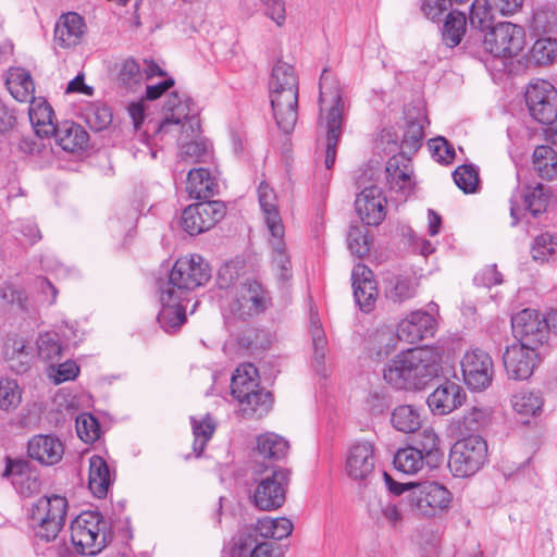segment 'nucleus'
Wrapping results in <instances>:
<instances>
[{"instance_id": "51", "label": "nucleus", "mask_w": 557, "mask_h": 557, "mask_svg": "<svg viewBox=\"0 0 557 557\" xmlns=\"http://www.w3.org/2000/svg\"><path fill=\"white\" fill-rule=\"evenodd\" d=\"M347 245L350 252L358 258L367 256L371 248L368 228L363 225H351L347 236Z\"/></svg>"}, {"instance_id": "22", "label": "nucleus", "mask_w": 557, "mask_h": 557, "mask_svg": "<svg viewBox=\"0 0 557 557\" xmlns=\"http://www.w3.org/2000/svg\"><path fill=\"white\" fill-rule=\"evenodd\" d=\"M186 300L173 290L160 289L162 309L158 314V322L166 333H174L186 320V308L182 302Z\"/></svg>"}, {"instance_id": "2", "label": "nucleus", "mask_w": 557, "mask_h": 557, "mask_svg": "<svg viewBox=\"0 0 557 557\" xmlns=\"http://www.w3.org/2000/svg\"><path fill=\"white\" fill-rule=\"evenodd\" d=\"M437 348L423 346L396 355L384 368L385 382L396 389H422L441 371Z\"/></svg>"}, {"instance_id": "4", "label": "nucleus", "mask_w": 557, "mask_h": 557, "mask_svg": "<svg viewBox=\"0 0 557 557\" xmlns=\"http://www.w3.org/2000/svg\"><path fill=\"white\" fill-rule=\"evenodd\" d=\"M375 446L372 442H357L350 446L346 457L345 472L354 481L385 487H421L418 482H398L385 470L376 468Z\"/></svg>"}, {"instance_id": "50", "label": "nucleus", "mask_w": 557, "mask_h": 557, "mask_svg": "<svg viewBox=\"0 0 557 557\" xmlns=\"http://www.w3.org/2000/svg\"><path fill=\"white\" fill-rule=\"evenodd\" d=\"M470 24L481 32H488L493 25V9L488 0H474L470 9Z\"/></svg>"}, {"instance_id": "54", "label": "nucleus", "mask_w": 557, "mask_h": 557, "mask_svg": "<svg viewBox=\"0 0 557 557\" xmlns=\"http://www.w3.org/2000/svg\"><path fill=\"white\" fill-rule=\"evenodd\" d=\"M255 506L260 510H274L285 503V490H255L252 495Z\"/></svg>"}, {"instance_id": "12", "label": "nucleus", "mask_w": 557, "mask_h": 557, "mask_svg": "<svg viewBox=\"0 0 557 557\" xmlns=\"http://www.w3.org/2000/svg\"><path fill=\"white\" fill-rule=\"evenodd\" d=\"M531 116L541 124H552L557 119V89L547 81L531 83L525 92Z\"/></svg>"}, {"instance_id": "44", "label": "nucleus", "mask_w": 557, "mask_h": 557, "mask_svg": "<svg viewBox=\"0 0 557 557\" xmlns=\"http://www.w3.org/2000/svg\"><path fill=\"white\" fill-rule=\"evenodd\" d=\"M285 89L298 90V76L290 64L280 61L273 66L269 81V92Z\"/></svg>"}, {"instance_id": "17", "label": "nucleus", "mask_w": 557, "mask_h": 557, "mask_svg": "<svg viewBox=\"0 0 557 557\" xmlns=\"http://www.w3.org/2000/svg\"><path fill=\"white\" fill-rule=\"evenodd\" d=\"M351 285L355 301L360 310L364 313L371 312L375 308L379 295L373 272L362 263L356 264L351 272Z\"/></svg>"}, {"instance_id": "38", "label": "nucleus", "mask_w": 557, "mask_h": 557, "mask_svg": "<svg viewBox=\"0 0 557 557\" xmlns=\"http://www.w3.org/2000/svg\"><path fill=\"white\" fill-rule=\"evenodd\" d=\"M7 87L10 94L20 102H28L35 99V85L28 72L15 69L9 72Z\"/></svg>"}, {"instance_id": "53", "label": "nucleus", "mask_w": 557, "mask_h": 557, "mask_svg": "<svg viewBox=\"0 0 557 557\" xmlns=\"http://www.w3.org/2000/svg\"><path fill=\"white\" fill-rule=\"evenodd\" d=\"M113 483L110 469L100 456H92L89 460V486L110 487Z\"/></svg>"}, {"instance_id": "48", "label": "nucleus", "mask_w": 557, "mask_h": 557, "mask_svg": "<svg viewBox=\"0 0 557 557\" xmlns=\"http://www.w3.org/2000/svg\"><path fill=\"white\" fill-rule=\"evenodd\" d=\"M191 426L194 435L193 450L196 457H199L215 431V423L213 419L207 414L199 421L191 418Z\"/></svg>"}, {"instance_id": "32", "label": "nucleus", "mask_w": 557, "mask_h": 557, "mask_svg": "<svg viewBox=\"0 0 557 557\" xmlns=\"http://www.w3.org/2000/svg\"><path fill=\"white\" fill-rule=\"evenodd\" d=\"M258 199L263 213L268 231L280 232L284 228L278 208L277 197L267 182H261L258 187Z\"/></svg>"}, {"instance_id": "15", "label": "nucleus", "mask_w": 557, "mask_h": 557, "mask_svg": "<svg viewBox=\"0 0 557 557\" xmlns=\"http://www.w3.org/2000/svg\"><path fill=\"white\" fill-rule=\"evenodd\" d=\"M549 188L541 183L517 188L510 198V216L512 225H516L525 211L537 215L545 211L549 201Z\"/></svg>"}, {"instance_id": "7", "label": "nucleus", "mask_w": 557, "mask_h": 557, "mask_svg": "<svg viewBox=\"0 0 557 557\" xmlns=\"http://www.w3.org/2000/svg\"><path fill=\"white\" fill-rule=\"evenodd\" d=\"M211 277V270L199 255L182 257L174 263L166 282L159 289L173 290L177 296L187 299L189 292L205 285Z\"/></svg>"}, {"instance_id": "28", "label": "nucleus", "mask_w": 557, "mask_h": 557, "mask_svg": "<svg viewBox=\"0 0 557 557\" xmlns=\"http://www.w3.org/2000/svg\"><path fill=\"white\" fill-rule=\"evenodd\" d=\"M269 245L271 247V268L280 282H287L292 277L290 257L284 240L285 228L280 232L269 231Z\"/></svg>"}, {"instance_id": "24", "label": "nucleus", "mask_w": 557, "mask_h": 557, "mask_svg": "<svg viewBox=\"0 0 557 557\" xmlns=\"http://www.w3.org/2000/svg\"><path fill=\"white\" fill-rule=\"evenodd\" d=\"M451 499L449 490H413L410 500L419 515L432 517L447 509Z\"/></svg>"}, {"instance_id": "46", "label": "nucleus", "mask_w": 557, "mask_h": 557, "mask_svg": "<svg viewBox=\"0 0 557 557\" xmlns=\"http://www.w3.org/2000/svg\"><path fill=\"white\" fill-rule=\"evenodd\" d=\"M395 469L405 474L417 473L423 466L422 451L416 447L398 449L393 461Z\"/></svg>"}, {"instance_id": "37", "label": "nucleus", "mask_w": 557, "mask_h": 557, "mask_svg": "<svg viewBox=\"0 0 557 557\" xmlns=\"http://www.w3.org/2000/svg\"><path fill=\"white\" fill-rule=\"evenodd\" d=\"M294 530V523L286 517L270 518L264 517L259 519L255 529H247L246 531L256 532L257 537L272 539L281 541L288 537Z\"/></svg>"}, {"instance_id": "52", "label": "nucleus", "mask_w": 557, "mask_h": 557, "mask_svg": "<svg viewBox=\"0 0 557 557\" xmlns=\"http://www.w3.org/2000/svg\"><path fill=\"white\" fill-rule=\"evenodd\" d=\"M557 57V40L552 38L537 39L531 49V60L539 65H547Z\"/></svg>"}, {"instance_id": "31", "label": "nucleus", "mask_w": 557, "mask_h": 557, "mask_svg": "<svg viewBox=\"0 0 557 557\" xmlns=\"http://www.w3.org/2000/svg\"><path fill=\"white\" fill-rule=\"evenodd\" d=\"M28 114L38 136L49 137L57 131L58 126L53 122L54 112L46 100L34 99L30 101Z\"/></svg>"}, {"instance_id": "47", "label": "nucleus", "mask_w": 557, "mask_h": 557, "mask_svg": "<svg viewBox=\"0 0 557 557\" xmlns=\"http://www.w3.org/2000/svg\"><path fill=\"white\" fill-rule=\"evenodd\" d=\"M406 490H388L383 496L376 490H364L361 498L366 502L367 511L372 520L379 521L382 518L387 502L395 497L400 496Z\"/></svg>"}, {"instance_id": "61", "label": "nucleus", "mask_w": 557, "mask_h": 557, "mask_svg": "<svg viewBox=\"0 0 557 557\" xmlns=\"http://www.w3.org/2000/svg\"><path fill=\"white\" fill-rule=\"evenodd\" d=\"M557 252V240L549 233L535 237L532 246V257L535 261L544 262Z\"/></svg>"}, {"instance_id": "5", "label": "nucleus", "mask_w": 557, "mask_h": 557, "mask_svg": "<svg viewBox=\"0 0 557 557\" xmlns=\"http://www.w3.org/2000/svg\"><path fill=\"white\" fill-rule=\"evenodd\" d=\"M67 509V498L58 494L42 496L32 504L27 520L36 543L57 540L64 527Z\"/></svg>"}, {"instance_id": "23", "label": "nucleus", "mask_w": 557, "mask_h": 557, "mask_svg": "<svg viewBox=\"0 0 557 557\" xmlns=\"http://www.w3.org/2000/svg\"><path fill=\"white\" fill-rule=\"evenodd\" d=\"M386 181L389 188L396 193H401L407 197L413 186L411 160L405 154H396L388 159L386 163Z\"/></svg>"}, {"instance_id": "34", "label": "nucleus", "mask_w": 557, "mask_h": 557, "mask_svg": "<svg viewBox=\"0 0 557 557\" xmlns=\"http://www.w3.org/2000/svg\"><path fill=\"white\" fill-rule=\"evenodd\" d=\"M260 387L258 370L252 363L239 364L231 379V394L237 400Z\"/></svg>"}, {"instance_id": "57", "label": "nucleus", "mask_w": 557, "mask_h": 557, "mask_svg": "<svg viewBox=\"0 0 557 557\" xmlns=\"http://www.w3.org/2000/svg\"><path fill=\"white\" fill-rule=\"evenodd\" d=\"M30 462L24 458H5L3 476L11 478L12 484H24V479H29Z\"/></svg>"}, {"instance_id": "60", "label": "nucleus", "mask_w": 557, "mask_h": 557, "mask_svg": "<svg viewBox=\"0 0 557 557\" xmlns=\"http://www.w3.org/2000/svg\"><path fill=\"white\" fill-rule=\"evenodd\" d=\"M311 337L313 346V362L317 371H321L320 368L324 364V358L326 352L327 341L323 329L318 321H311Z\"/></svg>"}, {"instance_id": "63", "label": "nucleus", "mask_w": 557, "mask_h": 557, "mask_svg": "<svg viewBox=\"0 0 557 557\" xmlns=\"http://www.w3.org/2000/svg\"><path fill=\"white\" fill-rule=\"evenodd\" d=\"M429 146L437 162L448 164L454 160L455 149L445 138L431 139Z\"/></svg>"}, {"instance_id": "55", "label": "nucleus", "mask_w": 557, "mask_h": 557, "mask_svg": "<svg viewBox=\"0 0 557 557\" xmlns=\"http://www.w3.org/2000/svg\"><path fill=\"white\" fill-rule=\"evenodd\" d=\"M454 182L465 194H472L479 187V172L472 164H462L453 173Z\"/></svg>"}, {"instance_id": "13", "label": "nucleus", "mask_w": 557, "mask_h": 557, "mask_svg": "<svg viewBox=\"0 0 557 557\" xmlns=\"http://www.w3.org/2000/svg\"><path fill=\"white\" fill-rule=\"evenodd\" d=\"M225 215L221 201H202L188 206L182 214V226L191 236L212 228Z\"/></svg>"}, {"instance_id": "26", "label": "nucleus", "mask_w": 557, "mask_h": 557, "mask_svg": "<svg viewBox=\"0 0 557 557\" xmlns=\"http://www.w3.org/2000/svg\"><path fill=\"white\" fill-rule=\"evenodd\" d=\"M85 34V23L75 12L62 14L54 27V42L64 49L78 45Z\"/></svg>"}, {"instance_id": "27", "label": "nucleus", "mask_w": 557, "mask_h": 557, "mask_svg": "<svg viewBox=\"0 0 557 557\" xmlns=\"http://www.w3.org/2000/svg\"><path fill=\"white\" fill-rule=\"evenodd\" d=\"M463 398L461 387L447 381L429 395L426 403L433 413L442 416L461 406Z\"/></svg>"}, {"instance_id": "3", "label": "nucleus", "mask_w": 557, "mask_h": 557, "mask_svg": "<svg viewBox=\"0 0 557 557\" xmlns=\"http://www.w3.org/2000/svg\"><path fill=\"white\" fill-rule=\"evenodd\" d=\"M319 125L325 129L324 165L331 170L336 159V148L343 134L345 101L339 81L324 69L319 82Z\"/></svg>"}, {"instance_id": "11", "label": "nucleus", "mask_w": 557, "mask_h": 557, "mask_svg": "<svg viewBox=\"0 0 557 557\" xmlns=\"http://www.w3.org/2000/svg\"><path fill=\"white\" fill-rule=\"evenodd\" d=\"M271 305L268 289L256 280H247L236 289L234 299L230 304L231 312L239 319L246 320L262 313Z\"/></svg>"}, {"instance_id": "18", "label": "nucleus", "mask_w": 557, "mask_h": 557, "mask_svg": "<svg viewBox=\"0 0 557 557\" xmlns=\"http://www.w3.org/2000/svg\"><path fill=\"white\" fill-rule=\"evenodd\" d=\"M270 102L277 126L289 133L298 119V90H277L270 92Z\"/></svg>"}, {"instance_id": "1", "label": "nucleus", "mask_w": 557, "mask_h": 557, "mask_svg": "<svg viewBox=\"0 0 557 557\" xmlns=\"http://www.w3.org/2000/svg\"><path fill=\"white\" fill-rule=\"evenodd\" d=\"M164 119L158 134L178 132L177 144L183 160L205 161L210 156V145L200 135L198 108L185 92L172 91L163 107Z\"/></svg>"}, {"instance_id": "6", "label": "nucleus", "mask_w": 557, "mask_h": 557, "mask_svg": "<svg viewBox=\"0 0 557 557\" xmlns=\"http://www.w3.org/2000/svg\"><path fill=\"white\" fill-rule=\"evenodd\" d=\"M71 542L75 552L84 556H96L112 541L109 522L98 511L79 513L70 525Z\"/></svg>"}, {"instance_id": "21", "label": "nucleus", "mask_w": 557, "mask_h": 557, "mask_svg": "<svg viewBox=\"0 0 557 557\" xmlns=\"http://www.w3.org/2000/svg\"><path fill=\"white\" fill-rule=\"evenodd\" d=\"M28 456L44 466H54L64 455L63 443L53 435L38 434L27 444Z\"/></svg>"}, {"instance_id": "14", "label": "nucleus", "mask_w": 557, "mask_h": 557, "mask_svg": "<svg viewBox=\"0 0 557 557\" xmlns=\"http://www.w3.org/2000/svg\"><path fill=\"white\" fill-rule=\"evenodd\" d=\"M463 381L473 391L487 388L493 380L494 366L491 356L481 350L473 349L465 354L461 359Z\"/></svg>"}, {"instance_id": "39", "label": "nucleus", "mask_w": 557, "mask_h": 557, "mask_svg": "<svg viewBox=\"0 0 557 557\" xmlns=\"http://www.w3.org/2000/svg\"><path fill=\"white\" fill-rule=\"evenodd\" d=\"M533 170L546 181L557 177V152L548 145L537 146L532 153Z\"/></svg>"}, {"instance_id": "43", "label": "nucleus", "mask_w": 557, "mask_h": 557, "mask_svg": "<svg viewBox=\"0 0 557 557\" xmlns=\"http://www.w3.org/2000/svg\"><path fill=\"white\" fill-rule=\"evenodd\" d=\"M466 15L459 11L448 12L442 27V40L448 48L457 47L466 34Z\"/></svg>"}, {"instance_id": "45", "label": "nucleus", "mask_w": 557, "mask_h": 557, "mask_svg": "<svg viewBox=\"0 0 557 557\" xmlns=\"http://www.w3.org/2000/svg\"><path fill=\"white\" fill-rule=\"evenodd\" d=\"M4 356L10 369L15 373L23 374L29 370L32 354L22 341L5 344Z\"/></svg>"}, {"instance_id": "10", "label": "nucleus", "mask_w": 557, "mask_h": 557, "mask_svg": "<svg viewBox=\"0 0 557 557\" xmlns=\"http://www.w3.org/2000/svg\"><path fill=\"white\" fill-rule=\"evenodd\" d=\"M511 326L518 343L539 349L548 342V326L545 315L539 310L527 308L511 318Z\"/></svg>"}, {"instance_id": "33", "label": "nucleus", "mask_w": 557, "mask_h": 557, "mask_svg": "<svg viewBox=\"0 0 557 557\" xmlns=\"http://www.w3.org/2000/svg\"><path fill=\"white\" fill-rule=\"evenodd\" d=\"M218 188L215 178L209 170L199 168L189 170L186 182V190L190 198L209 199L214 196Z\"/></svg>"}, {"instance_id": "36", "label": "nucleus", "mask_w": 557, "mask_h": 557, "mask_svg": "<svg viewBox=\"0 0 557 557\" xmlns=\"http://www.w3.org/2000/svg\"><path fill=\"white\" fill-rule=\"evenodd\" d=\"M419 280L414 275H395L385 284V296L388 300L401 304L417 294Z\"/></svg>"}, {"instance_id": "42", "label": "nucleus", "mask_w": 557, "mask_h": 557, "mask_svg": "<svg viewBox=\"0 0 557 557\" xmlns=\"http://www.w3.org/2000/svg\"><path fill=\"white\" fill-rule=\"evenodd\" d=\"M511 407L522 418L536 417L541 414L544 399L540 393L521 391L512 395Z\"/></svg>"}, {"instance_id": "64", "label": "nucleus", "mask_w": 557, "mask_h": 557, "mask_svg": "<svg viewBox=\"0 0 557 557\" xmlns=\"http://www.w3.org/2000/svg\"><path fill=\"white\" fill-rule=\"evenodd\" d=\"M120 77L128 87L144 82V73L139 64L134 59H127L124 61L120 71Z\"/></svg>"}, {"instance_id": "29", "label": "nucleus", "mask_w": 557, "mask_h": 557, "mask_svg": "<svg viewBox=\"0 0 557 557\" xmlns=\"http://www.w3.org/2000/svg\"><path fill=\"white\" fill-rule=\"evenodd\" d=\"M239 412L245 419H260L272 407V395L261 386L237 399Z\"/></svg>"}, {"instance_id": "59", "label": "nucleus", "mask_w": 557, "mask_h": 557, "mask_svg": "<svg viewBox=\"0 0 557 557\" xmlns=\"http://www.w3.org/2000/svg\"><path fill=\"white\" fill-rule=\"evenodd\" d=\"M491 409L487 407L473 406L463 414L459 421L466 431H479L491 418Z\"/></svg>"}, {"instance_id": "30", "label": "nucleus", "mask_w": 557, "mask_h": 557, "mask_svg": "<svg viewBox=\"0 0 557 557\" xmlns=\"http://www.w3.org/2000/svg\"><path fill=\"white\" fill-rule=\"evenodd\" d=\"M57 144L67 152H77L87 147L88 134L78 124L64 122L52 134Z\"/></svg>"}, {"instance_id": "62", "label": "nucleus", "mask_w": 557, "mask_h": 557, "mask_svg": "<svg viewBox=\"0 0 557 557\" xmlns=\"http://www.w3.org/2000/svg\"><path fill=\"white\" fill-rule=\"evenodd\" d=\"M21 403V391L14 380L2 379L0 381V408L14 409Z\"/></svg>"}, {"instance_id": "8", "label": "nucleus", "mask_w": 557, "mask_h": 557, "mask_svg": "<svg viewBox=\"0 0 557 557\" xmlns=\"http://www.w3.org/2000/svg\"><path fill=\"white\" fill-rule=\"evenodd\" d=\"M487 458V444L480 435L458 440L449 451L448 468L456 478L475 474Z\"/></svg>"}, {"instance_id": "16", "label": "nucleus", "mask_w": 557, "mask_h": 557, "mask_svg": "<svg viewBox=\"0 0 557 557\" xmlns=\"http://www.w3.org/2000/svg\"><path fill=\"white\" fill-rule=\"evenodd\" d=\"M503 363L508 379L524 381L531 377L540 363V354L536 348L513 343L506 347Z\"/></svg>"}, {"instance_id": "25", "label": "nucleus", "mask_w": 557, "mask_h": 557, "mask_svg": "<svg viewBox=\"0 0 557 557\" xmlns=\"http://www.w3.org/2000/svg\"><path fill=\"white\" fill-rule=\"evenodd\" d=\"M232 557H281L270 542H259L256 532L242 531L233 539Z\"/></svg>"}, {"instance_id": "58", "label": "nucleus", "mask_w": 557, "mask_h": 557, "mask_svg": "<svg viewBox=\"0 0 557 557\" xmlns=\"http://www.w3.org/2000/svg\"><path fill=\"white\" fill-rule=\"evenodd\" d=\"M76 432L81 440L94 443L100 437V424L90 413H82L76 418Z\"/></svg>"}, {"instance_id": "19", "label": "nucleus", "mask_w": 557, "mask_h": 557, "mask_svg": "<svg viewBox=\"0 0 557 557\" xmlns=\"http://www.w3.org/2000/svg\"><path fill=\"white\" fill-rule=\"evenodd\" d=\"M436 330L434 315L424 311L411 312L400 321L397 329V338L409 344L417 343L433 336Z\"/></svg>"}, {"instance_id": "41", "label": "nucleus", "mask_w": 557, "mask_h": 557, "mask_svg": "<svg viewBox=\"0 0 557 557\" xmlns=\"http://www.w3.org/2000/svg\"><path fill=\"white\" fill-rule=\"evenodd\" d=\"M392 425L403 433H414L422 425L421 413L412 405H399L392 411Z\"/></svg>"}, {"instance_id": "56", "label": "nucleus", "mask_w": 557, "mask_h": 557, "mask_svg": "<svg viewBox=\"0 0 557 557\" xmlns=\"http://www.w3.org/2000/svg\"><path fill=\"white\" fill-rule=\"evenodd\" d=\"M85 119L91 129L100 132L112 123V112L107 106L96 103L85 111Z\"/></svg>"}, {"instance_id": "35", "label": "nucleus", "mask_w": 557, "mask_h": 557, "mask_svg": "<svg viewBox=\"0 0 557 557\" xmlns=\"http://www.w3.org/2000/svg\"><path fill=\"white\" fill-rule=\"evenodd\" d=\"M293 472L281 466L256 465L253 479L258 487H285L292 483Z\"/></svg>"}, {"instance_id": "40", "label": "nucleus", "mask_w": 557, "mask_h": 557, "mask_svg": "<svg viewBox=\"0 0 557 557\" xmlns=\"http://www.w3.org/2000/svg\"><path fill=\"white\" fill-rule=\"evenodd\" d=\"M289 443L283 436L267 432L257 437V451L264 458L280 460L287 456Z\"/></svg>"}, {"instance_id": "9", "label": "nucleus", "mask_w": 557, "mask_h": 557, "mask_svg": "<svg viewBox=\"0 0 557 557\" xmlns=\"http://www.w3.org/2000/svg\"><path fill=\"white\" fill-rule=\"evenodd\" d=\"M524 30L510 22L494 25L483 37V48L497 58L517 55L524 46Z\"/></svg>"}, {"instance_id": "49", "label": "nucleus", "mask_w": 557, "mask_h": 557, "mask_svg": "<svg viewBox=\"0 0 557 557\" xmlns=\"http://www.w3.org/2000/svg\"><path fill=\"white\" fill-rule=\"evenodd\" d=\"M396 337L389 327L375 330L368 338L370 352L379 358L389 355L395 349Z\"/></svg>"}, {"instance_id": "20", "label": "nucleus", "mask_w": 557, "mask_h": 557, "mask_svg": "<svg viewBox=\"0 0 557 557\" xmlns=\"http://www.w3.org/2000/svg\"><path fill=\"white\" fill-rule=\"evenodd\" d=\"M384 203L381 188L374 185L364 187L355 200L356 211L367 225H379L384 220Z\"/></svg>"}]
</instances>
